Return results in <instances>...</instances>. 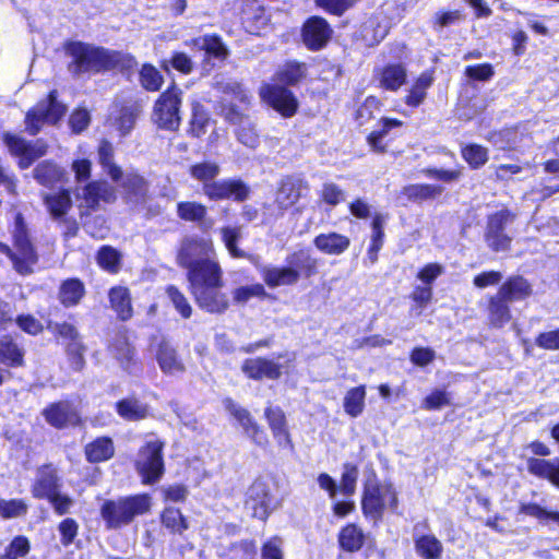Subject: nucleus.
<instances>
[{
  "mask_svg": "<svg viewBox=\"0 0 559 559\" xmlns=\"http://www.w3.org/2000/svg\"><path fill=\"white\" fill-rule=\"evenodd\" d=\"M63 50L70 58L67 70L73 78L111 71L131 75L138 67L136 58L130 52L109 49L82 40L64 41Z\"/></svg>",
  "mask_w": 559,
  "mask_h": 559,
  "instance_id": "obj_1",
  "label": "nucleus"
},
{
  "mask_svg": "<svg viewBox=\"0 0 559 559\" xmlns=\"http://www.w3.org/2000/svg\"><path fill=\"white\" fill-rule=\"evenodd\" d=\"M188 290L197 306L210 314H223L230 308V300L223 290L224 272L214 258H204L186 269Z\"/></svg>",
  "mask_w": 559,
  "mask_h": 559,
  "instance_id": "obj_2",
  "label": "nucleus"
},
{
  "mask_svg": "<svg viewBox=\"0 0 559 559\" xmlns=\"http://www.w3.org/2000/svg\"><path fill=\"white\" fill-rule=\"evenodd\" d=\"M286 265L264 266L260 274L269 288L294 286L299 280H309L319 273V261L308 250L292 252L285 259Z\"/></svg>",
  "mask_w": 559,
  "mask_h": 559,
  "instance_id": "obj_3",
  "label": "nucleus"
},
{
  "mask_svg": "<svg viewBox=\"0 0 559 559\" xmlns=\"http://www.w3.org/2000/svg\"><path fill=\"white\" fill-rule=\"evenodd\" d=\"M152 499L146 492L117 499H107L100 507V516L107 530H119L130 525L138 516L151 511Z\"/></svg>",
  "mask_w": 559,
  "mask_h": 559,
  "instance_id": "obj_4",
  "label": "nucleus"
},
{
  "mask_svg": "<svg viewBox=\"0 0 559 559\" xmlns=\"http://www.w3.org/2000/svg\"><path fill=\"white\" fill-rule=\"evenodd\" d=\"M11 241L12 253L9 260L12 269L21 276L32 275L39 263L40 254L21 212L14 215Z\"/></svg>",
  "mask_w": 559,
  "mask_h": 559,
  "instance_id": "obj_5",
  "label": "nucleus"
},
{
  "mask_svg": "<svg viewBox=\"0 0 559 559\" xmlns=\"http://www.w3.org/2000/svg\"><path fill=\"white\" fill-rule=\"evenodd\" d=\"M182 91L170 83L155 99L152 120L159 130L177 131L181 126Z\"/></svg>",
  "mask_w": 559,
  "mask_h": 559,
  "instance_id": "obj_6",
  "label": "nucleus"
},
{
  "mask_svg": "<svg viewBox=\"0 0 559 559\" xmlns=\"http://www.w3.org/2000/svg\"><path fill=\"white\" fill-rule=\"evenodd\" d=\"M67 112V107L58 102V91L48 92L45 99H40L25 114V131L29 135H37L43 123L57 124Z\"/></svg>",
  "mask_w": 559,
  "mask_h": 559,
  "instance_id": "obj_7",
  "label": "nucleus"
},
{
  "mask_svg": "<svg viewBox=\"0 0 559 559\" xmlns=\"http://www.w3.org/2000/svg\"><path fill=\"white\" fill-rule=\"evenodd\" d=\"M164 448L165 442L156 439L146 441L139 449L134 468L143 485H154L163 477L165 473Z\"/></svg>",
  "mask_w": 559,
  "mask_h": 559,
  "instance_id": "obj_8",
  "label": "nucleus"
},
{
  "mask_svg": "<svg viewBox=\"0 0 559 559\" xmlns=\"http://www.w3.org/2000/svg\"><path fill=\"white\" fill-rule=\"evenodd\" d=\"M1 140L10 155L17 158V166L22 170L29 168L48 152V144L43 139L27 141L21 135L5 131L1 134Z\"/></svg>",
  "mask_w": 559,
  "mask_h": 559,
  "instance_id": "obj_9",
  "label": "nucleus"
},
{
  "mask_svg": "<svg viewBox=\"0 0 559 559\" xmlns=\"http://www.w3.org/2000/svg\"><path fill=\"white\" fill-rule=\"evenodd\" d=\"M259 97L284 119L294 117L299 110L297 96L285 84L263 83L259 88Z\"/></svg>",
  "mask_w": 559,
  "mask_h": 559,
  "instance_id": "obj_10",
  "label": "nucleus"
},
{
  "mask_svg": "<svg viewBox=\"0 0 559 559\" xmlns=\"http://www.w3.org/2000/svg\"><path fill=\"white\" fill-rule=\"evenodd\" d=\"M202 194L211 202L231 200L245 202L251 193L250 187L240 178L213 179L202 185Z\"/></svg>",
  "mask_w": 559,
  "mask_h": 559,
  "instance_id": "obj_11",
  "label": "nucleus"
},
{
  "mask_svg": "<svg viewBox=\"0 0 559 559\" xmlns=\"http://www.w3.org/2000/svg\"><path fill=\"white\" fill-rule=\"evenodd\" d=\"M214 257H216V250L211 238L190 235L180 241L176 252V262L186 270L204 258Z\"/></svg>",
  "mask_w": 559,
  "mask_h": 559,
  "instance_id": "obj_12",
  "label": "nucleus"
},
{
  "mask_svg": "<svg viewBox=\"0 0 559 559\" xmlns=\"http://www.w3.org/2000/svg\"><path fill=\"white\" fill-rule=\"evenodd\" d=\"M333 37L330 23L320 15L307 17L300 26V40L312 52L323 50Z\"/></svg>",
  "mask_w": 559,
  "mask_h": 559,
  "instance_id": "obj_13",
  "label": "nucleus"
},
{
  "mask_svg": "<svg viewBox=\"0 0 559 559\" xmlns=\"http://www.w3.org/2000/svg\"><path fill=\"white\" fill-rule=\"evenodd\" d=\"M396 504L397 498L392 485H379L372 480L368 481L362 498V509L366 514L377 518L385 506L395 509Z\"/></svg>",
  "mask_w": 559,
  "mask_h": 559,
  "instance_id": "obj_14",
  "label": "nucleus"
},
{
  "mask_svg": "<svg viewBox=\"0 0 559 559\" xmlns=\"http://www.w3.org/2000/svg\"><path fill=\"white\" fill-rule=\"evenodd\" d=\"M225 409L238 421L245 433L254 444L261 448L269 445V437L260 424L252 417L251 413L235 403L233 399H225Z\"/></svg>",
  "mask_w": 559,
  "mask_h": 559,
  "instance_id": "obj_15",
  "label": "nucleus"
},
{
  "mask_svg": "<svg viewBox=\"0 0 559 559\" xmlns=\"http://www.w3.org/2000/svg\"><path fill=\"white\" fill-rule=\"evenodd\" d=\"M41 415L49 426L59 430L69 426L80 427L83 425L80 413L67 400L49 403L43 409Z\"/></svg>",
  "mask_w": 559,
  "mask_h": 559,
  "instance_id": "obj_16",
  "label": "nucleus"
},
{
  "mask_svg": "<svg viewBox=\"0 0 559 559\" xmlns=\"http://www.w3.org/2000/svg\"><path fill=\"white\" fill-rule=\"evenodd\" d=\"M309 192V183L297 175L284 176L276 190L275 202L282 210L295 206Z\"/></svg>",
  "mask_w": 559,
  "mask_h": 559,
  "instance_id": "obj_17",
  "label": "nucleus"
},
{
  "mask_svg": "<svg viewBox=\"0 0 559 559\" xmlns=\"http://www.w3.org/2000/svg\"><path fill=\"white\" fill-rule=\"evenodd\" d=\"M352 215L358 218H368L372 216V235H371V245L368 250V257L371 263H374L378 259V252L382 248L383 245V225L385 223L386 216L376 213L371 214V207L369 204L364 202L362 200H356L352 203Z\"/></svg>",
  "mask_w": 559,
  "mask_h": 559,
  "instance_id": "obj_18",
  "label": "nucleus"
},
{
  "mask_svg": "<svg viewBox=\"0 0 559 559\" xmlns=\"http://www.w3.org/2000/svg\"><path fill=\"white\" fill-rule=\"evenodd\" d=\"M121 198L127 204L142 205L150 198V182L139 171H129L118 181Z\"/></svg>",
  "mask_w": 559,
  "mask_h": 559,
  "instance_id": "obj_19",
  "label": "nucleus"
},
{
  "mask_svg": "<svg viewBox=\"0 0 559 559\" xmlns=\"http://www.w3.org/2000/svg\"><path fill=\"white\" fill-rule=\"evenodd\" d=\"M512 219L509 211H499L488 217L485 239L493 251H506L510 247L511 238L504 234V229Z\"/></svg>",
  "mask_w": 559,
  "mask_h": 559,
  "instance_id": "obj_20",
  "label": "nucleus"
},
{
  "mask_svg": "<svg viewBox=\"0 0 559 559\" xmlns=\"http://www.w3.org/2000/svg\"><path fill=\"white\" fill-rule=\"evenodd\" d=\"M283 368L282 364L265 356L246 358L241 364L242 373L253 381L278 380L284 373Z\"/></svg>",
  "mask_w": 559,
  "mask_h": 559,
  "instance_id": "obj_21",
  "label": "nucleus"
},
{
  "mask_svg": "<svg viewBox=\"0 0 559 559\" xmlns=\"http://www.w3.org/2000/svg\"><path fill=\"white\" fill-rule=\"evenodd\" d=\"M264 418L278 448L294 452L295 445L287 425L285 412L280 406H266Z\"/></svg>",
  "mask_w": 559,
  "mask_h": 559,
  "instance_id": "obj_22",
  "label": "nucleus"
},
{
  "mask_svg": "<svg viewBox=\"0 0 559 559\" xmlns=\"http://www.w3.org/2000/svg\"><path fill=\"white\" fill-rule=\"evenodd\" d=\"M272 495L264 481L255 480L248 488L246 504L252 510V518L266 522L271 514Z\"/></svg>",
  "mask_w": 559,
  "mask_h": 559,
  "instance_id": "obj_23",
  "label": "nucleus"
},
{
  "mask_svg": "<svg viewBox=\"0 0 559 559\" xmlns=\"http://www.w3.org/2000/svg\"><path fill=\"white\" fill-rule=\"evenodd\" d=\"M426 528V521L415 524L413 528L416 554L423 559H440L443 551L442 543L433 534L425 533Z\"/></svg>",
  "mask_w": 559,
  "mask_h": 559,
  "instance_id": "obj_24",
  "label": "nucleus"
},
{
  "mask_svg": "<svg viewBox=\"0 0 559 559\" xmlns=\"http://www.w3.org/2000/svg\"><path fill=\"white\" fill-rule=\"evenodd\" d=\"M85 206L90 211H97L100 201L105 203H114L117 200L115 188L103 179L88 181L82 190V195Z\"/></svg>",
  "mask_w": 559,
  "mask_h": 559,
  "instance_id": "obj_25",
  "label": "nucleus"
},
{
  "mask_svg": "<svg viewBox=\"0 0 559 559\" xmlns=\"http://www.w3.org/2000/svg\"><path fill=\"white\" fill-rule=\"evenodd\" d=\"M60 488L59 476L51 464L41 465L34 481L31 485V493L34 499L47 500Z\"/></svg>",
  "mask_w": 559,
  "mask_h": 559,
  "instance_id": "obj_26",
  "label": "nucleus"
},
{
  "mask_svg": "<svg viewBox=\"0 0 559 559\" xmlns=\"http://www.w3.org/2000/svg\"><path fill=\"white\" fill-rule=\"evenodd\" d=\"M110 309L120 322H128L134 316V307L131 290L124 285H115L107 293Z\"/></svg>",
  "mask_w": 559,
  "mask_h": 559,
  "instance_id": "obj_27",
  "label": "nucleus"
},
{
  "mask_svg": "<svg viewBox=\"0 0 559 559\" xmlns=\"http://www.w3.org/2000/svg\"><path fill=\"white\" fill-rule=\"evenodd\" d=\"M275 82L288 88L299 86L309 79V64L297 59L286 60L274 74Z\"/></svg>",
  "mask_w": 559,
  "mask_h": 559,
  "instance_id": "obj_28",
  "label": "nucleus"
},
{
  "mask_svg": "<svg viewBox=\"0 0 559 559\" xmlns=\"http://www.w3.org/2000/svg\"><path fill=\"white\" fill-rule=\"evenodd\" d=\"M155 359L164 374L174 376L186 371V365L178 355L177 349L166 338H162L157 343Z\"/></svg>",
  "mask_w": 559,
  "mask_h": 559,
  "instance_id": "obj_29",
  "label": "nucleus"
},
{
  "mask_svg": "<svg viewBox=\"0 0 559 559\" xmlns=\"http://www.w3.org/2000/svg\"><path fill=\"white\" fill-rule=\"evenodd\" d=\"M176 214L180 221L195 224L202 229L211 228L214 224L207 206L199 201H179L176 204Z\"/></svg>",
  "mask_w": 559,
  "mask_h": 559,
  "instance_id": "obj_30",
  "label": "nucleus"
},
{
  "mask_svg": "<svg viewBox=\"0 0 559 559\" xmlns=\"http://www.w3.org/2000/svg\"><path fill=\"white\" fill-rule=\"evenodd\" d=\"M108 350L114 355L123 370L130 372L139 362L136 349L130 342L127 331H122L110 342Z\"/></svg>",
  "mask_w": 559,
  "mask_h": 559,
  "instance_id": "obj_31",
  "label": "nucleus"
},
{
  "mask_svg": "<svg viewBox=\"0 0 559 559\" xmlns=\"http://www.w3.org/2000/svg\"><path fill=\"white\" fill-rule=\"evenodd\" d=\"M374 79L379 87L397 92L407 81V69L403 63H388L374 71Z\"/></svg>",
  "mask_w": 559,
  "mask_h": 559,
  "instance_id": "obj_32",
  "label": "nucleus"
},
{
  "mask_svg": "<svg viewBox=\"0 0 559 559\" xmlns=\"http://www.w3.org/2000/svg\"><path fill=\"white\" fill-rule=\"evenodd\" d=\"M114 407L117 415L126 421H140L152 415L150 405L142 402L135 394L118 400Z\"/></svg>",
  "mask_w": 559,
  "mask_h": 559,
  "instance_id": "obj_33",
  "label": "nucleus"
},
{
  "mask_svg": "<svg viewBox=\"0 0 559 559\" xmlns=\"http://www.w3.org/2000/svg\"><path fill=\"white\" fill-rule=\"evenodd\" d=\"M190 45L198 50L204 51L205 58L211 60L225 61L229 56V49L223 41L221 35L216 33L205 34L194 37Z\"/></svg>",
  "mask_w": 559,
  "mask_h": 559,
  "instance_id": "obj_34",
  "label": "nucleus"
},
{
  "mask_svg": "<svg viewBox=\"0 0 559 559\" xmlns=\"http://www.w3.org/2000/svg\"><path fill=\"white\" fill-rule=\"evenodd\" d=\"M26 365L25 349L12 335L4 334L0 337V366L7 369L24 368Z\"/></svg>",
  "mask_w": 559,
  "mask_h": 559,
  "instance_id": "obj_35",
  "label": "nucleus"
},
{
  "mask_svg": "<svg viewBox=\"0 0 559 559\" xmlns=\"http://www.w3.org/2000/svg\"><path fill=\"white\" fill-rule=\"evenodd\" d=\"M85 295V284L79 277H68L61 281L58 288V300L66 309L79 306Z\"/></svg>",
  "mask_w": 559,
  "mask_h": 559,
  "instance_id": "obj_36",
  "label": "nucleus"
},
{
  "mask_svg": "<svg viewBox=\"0 0 559 559\" xmlns=\"http://www.w3.org/2000/svg\"><path fill=\"white\" fill-rule=\"evenodd\" d=\"M85 460L91 464L107 462L115 455V443L111 437L100 436L84 445Z\"/></svg>",
  "mask_w": 559,
  "mask_h": 559,
  "instance_id": "obj_37",
  "label": "nucleus"
},
{
  "mask_svg": "<svg viewBox=\"0 0 559 559\" xmlns=\"http://www.w3.org/2000/svg\"><path fill=\"white\" fill-rule=\"evenodd\" d=\"M159 521L170 535L182 536L190 528L188 518L177 507H165L159 513Z\"/></svg>",
  "mask_w": 559,
  "mask_h": 559,
  "instance_id": "obj_38",
  "label": "nucleus"
},
{
  "mask_svg": "<svg viewBox=\"0 0 559 559\" xmlns=\"http://www.w3.org/2000/svg\"><path fill=\"white\" fill-rule=\"evenodd\" d=\"M533 293L531 284L522 276H511L499 288L498 293L510 304L528 298Z\"/></svg>",
  "mask_w": 559,
  "mask_h": 559,
  "instance_id": "obj_39",
  "label": "nucleus"
},
{
  "mask_svg": "<svg viewBox=\"0 0 559 559\" xmlns=\"http://www.w3.org/2000/svg\"><path fill=\"white\" fill-rule=\"evenodd\" d=\"M34 179L41 186L53 188L64 179V171L51 159H45L33 170Z\"/></svg>",
  "mask_w": 559,
  "mask_h": 559,
  "instance_id": "obj_40",
  "label": "nucleus"
},
{
  "mask_svg": "<svg viewBox=\"0 0 559 559\" xmlns=\"http://www.w3.org/2000/svg\"><path fill=\"white\" fill-rule=\"evenodd\" d=\"M211 116L209 110L200 102L191 104V115L188 122L187 134L193 139L202 138L210 126Z\"/></svg>",
  "mask_w": 559,
  "mask_h": 559,
  "instance_id": "obj_41",
  "label": "nucleus"
},
{
  "mask_svg": "<svg viewBox=\"0 0 559 559\" xmlns=\"http://www.w3.org/2000/svg\"><path fill=\"white\" fill-rule=\"evenodd\" d=\"M97 160L114 182H118L122 178V169L115 163L114 146L107 139L99 141Z\"/></svg>",
  "mask_w": 559,
  "mask_h": 559,
  "instance_id": "obj_42",
  "label": "nucleus"
},
{
  "mask_svg": "<svg viewBox=\"0 0 559 559\" xmlns=\"http://www.w3.org/2000/svg\"><path fill=\"white\" fill-rule=\"evenodd\" d=\"M43 200L53 219L63 218L72 207L71 193L68 189L46 194Z\"/></svg>",
  "mask_w": 559,
  "mask_h": 559,
  "instance_id": "obj_43",
  "label": "nucleus"
},
{
  "mask_svg": "<svg viewBox=\"0 0 559 559\" xmlns=\"http://www.w3.org/2000/svg\"><path fill=\"white\" fill-rule=\"evenodd\" d=\"M313 245L323 253L340 254L347 249L349 240L336 233L320 234L313 239Z\"/></svg>",
  "mask_w": 559,
  "mask_h": 559,
  "instance_id": "obj_44",
  "label": "nucleus"
},
{
  "mask_svg": "<svg viewBox=\"0 0 559 559\" xmlns=\"http://www.w3.org/2000/svg\"><path fill=\"white\" fill-rule=\"evenodd\" d=\"M97 265L109 274H117L121 269L122 254L110 245H103L96 252Z\"/></svg>",
  "mask_w": 559,
  "mask_h": 559,
  "instance_id": "obj_45",
  "label": "nucleus"
},
{
  "mask_svg": "<svg viewBox=\"0 0 559 559\" xmlns=\"http://www.w3.org/2000/svg\"><path fill=\"white\" fill-rule=\"evenodd\" d=\"M386 33V26L381 25L377 16H371L361 24L357 39L362 40L366 46H374L385 37Z\"/></svg>",
  "mask_w": 559,
  "mask_h": 559,
  "instance_id": "obj_46",
  "label": "nucleus"
},
{
  "mask_svg": "<svg viewBox=\"0 0 559 559\" xmlns=\"http://www.w3.org/2000/svg\"><path fill=\"white\" fill-rule=\"evenodd\" d=\"M443 188L436 185H409L402 189L401 195L407 201L424 202L441 195Z\"/></svg>",
  "mask_w": 559,
  "mask_h": 559,
  "instance_id": "obj_47",
  "label": "nucleus"
},
{
  "mask_svg": "<svg viewBox=\"0 0 559 559\" xmlns=\"http://www.w3.org/2000/svg\"><path fill=\"white\" fill-rule=\"evenodd\" d=\"M509 304L510 302L499 294L490 298L488 305V320L492 326L502 328L511 320Z\"/></svg>",
  "mask_w": 559,
  "mask_h": 559,
  "instance_id": "obj_48",
  "label": "nucleus"
},
{
  "mask_svg": "<svg viewBox=\"0 0 559 559\" xmlns=\"http://www.w3.org/2000/svg\"><path fill=\"white\" fill-rule=\"evenodd\" d=\"M432 82V74L423 72L408 90V94L405 96V104L409 107H418L423 104L427 96V90L431 86Z\"/></svg>",
  "mask_w": 559,
  "mask_h": 559,
  "instance_id": "obj_49",
  "label": "nucleus"
},
{
  "mask_svg": "<svg viewBox=\"0 0 559 559\" xmlns=\"http://www.w3.org/2000/svg\"><path fill=\"white\" fill-rule=\"evenodd\" d=\"M165 80L160 71L152 63L145 62L139 70V83L141 87L150 93L158 92Z\"/></svg>",
  "mask_w": 559,
  "mask_h": 559,
  "instance_id": "obj_50",
  "label": "nucleus"
},
{
  "mask_svg": "<svg viewBox=\"0 0 559 559\" xmlns=\"http://www.w3.org/2000/svg\"><path fill=\"white\" fill-rule=\"evenodd\" d=\"M272 296L261 283L236 287L233 292V299L238 305L247 304L251 298L270 299Z\"/></svg>",
  "mask_w": 559,
  "mask_h": 559,
  "instance_id": "obj_51",
  "label": "nucleus"
},
{
  "mask_svg": "<svg viewBox=\"0 0 559 559\" xmlns=\"http://www.w3.org/2000/svg\"><path fill=\"white\" fill-rule=\"evenodd\" d=\"M46 329L52 333L57 340L62 338L67 341V343H75L82 341L78 328L71 322H53L48 320L46 322Z\"/></svg>",
  "mask_w": 559,
  "mask_h": 559,
  "instance_id": "obj_52",
  "label": "nucleus"
},
{
  "mask_svg": "<svg viewBox=\"0 0 559 559\" xmlns=\"http://www.w3.org/2000/svg\"><path fill=\"white\" fill-rule=\"evenodd\" d=\"M221 173V167L215 162H200L192 164L189 167V175L194 180L202 185L209 183L211 180L217 178Z\"/></svg>",
  "mask_w": 559,
  "mask_h": 559,
  "instance_id": "obj_53",
  "label": "nucleus"
},
{
  "mask_svg": "<svg viewBox=\"0 0 559 559\" xmlns=\"http://www.w3.org/2000/svg\"><path fill=\"white\" fill-rule=\"evenodd\" d=\"M67 360L72 371L82 372L86 366V345L82 342L67 343L64 346Z\"/></svg>",
  "mask_w": 559,
  "mask_h": 559,
  "instance_id": "obj_54",
  "label": "nucleus"
},
{
  "mask_svg": "<svg viewBox=\"0 0 559 559\" xmlns=\"http://www.w3.org/2000/svg\"><path fill=\"white\" fill-rule=\"evenodd\" d=\"M222 241L224 242L228 253L235 259L246 258L247 253L238 247L241 238L240 227L225 226L221 228Z\"/></svg>",
  "mask_w": 559,
  "mask_h": 559,
  "instance_id": "obj_55",
  "label": "nucleus"
},
{
  "mask_svg": "<svg viewBox=\"0 0 559 559\" xmlns=\"http://www.w3.org/2000/svg\"><path fill=\"white\" fill-rule=\"evenodd\" d=\"M345 471L342 474L340 486L336 485L335 480L326 473H321L318 476V484L321 489L329 492L331 498H334L338 490L343 493H349V468L345 465Z\"/></svg>",
  "mask_w": 559,
  "mask_h": 559,
  "instance_id": "obj_56",
  "label": "nucleus"
},
{
  "mask_svg": "<svg viewBox=\"0 0 559 559\" xmlns=\"http://www.w3.org/2000/svg\"><path fill=\"white\" fill-rule=\"evenodd\" d=\"M31 551V540L25 535L14 536L5 546L0 559H20L26 557Z\"/></svg>",
  "mask_w": 559,
  "mask_h": 559,
  "instance_id": "obj_57",
  "label": "nucleus"
},
{
  "mask_svg": "<svg viewBox=\"0 0 559 559\" xmlns=\"http://www.w3.org/2000/svg\"><path fill=\"white\" fill-rule=\"evenodd\" d=\"M165 293L176 311L182 319H189L192 316V307L186 295L176 285L169 284L165 287Z\"/></svg>",
  "mask_w": 559,
  "mask_h": 559,
  "instance_id": "obj_58",
  "label": "nucleus"
},
{
  "mask_svg": "<svg viewBox=\"0 0 559 559\" xmlns=\"http://www.w3.org/2000/svg\"><path fill=\"white\" fill-rule=\"evenodd\" d=\"M139 112V106H122L119 109L118 116L115 119V124L122 135L128 134L134 128Z\"/></svg>",
  "mask_w": 559,
  "mask_h": 559,
  "instance_id": "obj_59",
  "label": "nucleus"
},
{
  "mask_svg": "<svg viewBox=\"0 0 559 559\" xmlns=\"http://www.w3.org/2000/svg\"><path fill=\"white\" fill-rule=\"evenodd\" d=\"M401 124L402 122L400 120L383 118L381 120L380 128L374 129L367 138L370 147L376 152H383L384 145L382 144V139L392 128L399 127Z\"/></svg>",
  "mask_w": 559,
  "mask_h": 559,
  "instance_id": "obj_60",
  "label": "nucleus"
},
{
  "mask_svg": "<svg viewBox=\"0 0 559 559\" xmlns=\"http://www.w3.org/2000/svg\"><path fill=\"white\" fill-rule=\"evenodd\" d=\"M27 512L28 506L23 499H0V516L3 520L25 516Z\"/></svg>",
  "mask_w": 559,
  "mask_h": 559,
  "instance_id": "obj_61",
  "label": "nucleus"
},
{
  "mask_svg": "<svg viewBox=\"0 0 559 559\" xmlns=\"http://www.w3.org/2000/svg\"><path fill=\"white\" fill-rule=\"evenodd\" d=\"M236 139L245 146L255 150L260 145V135L251 122L240 124L235 129Z\"/></svg>",
  "mask_w": 559,
  "mask_h": 559,
  "instance_id": "obj_62",
  "label": "nucleus"
},
{
  "mask_svg": "<svg viewBox=\"0 0 559 559\" xmlns=\"http://www.w3.org/2000/svg\"><path fill=\"white\" fill-rule=\"evenodd\" d=\"M462 156L472 168L477 169L487 163L488 151L478 144H471L462 150Z\"/></svg>",
  "mask_w": 559,
  "mask_h": 559,
  "instance_id": "obj_63",
  "label": "nucleus"
},
{
  "mask_svg": "<svg viewBox=\"0 0 559 559\" xmlns=\"http://www.w3.org/2000/svg\"><path fill=\"white\" fill-rule=\"evenodd\" d=\"M13 320L22 332L31 336L41 334L46 328V325L31 313L17 314Z\"/></svg>",
  "mask_w": 559,
  "mask_h": 559,
  "instance_id": "obj_64",
  "label": "nucleus"
}]
</instances>
